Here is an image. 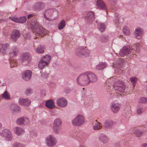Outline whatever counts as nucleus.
I'll list each match as a JSON object with an SVG mask.
<instances>
[{
    "mask_svg": "<svg viewBox=\"0 0 147 147\" xmlns=\"http://www.w3.org/2000/svg\"><path fill=\"white\" fill-rule=\"evenodd\" d=\"M137 79L136 77H131L130 78V80L131 81V82L132 83V84L133 86H134L135 85V83L137 81Z\"/></svg>",
    "mask_w": 147,
    "mask_h": 147,
    "instance_id": "de8ad7c7",
    "label": "nucleus"
},
{
    "mask_svg": "<svg viewBox=\"0 0 147 147\" xmlns=\"http://www.w3.org/2000/svg\"><path fill=\"white\" fill-rule=\"evenodd\" d=\"M2 96L3 98L6 100H10L11 99L10 95L7 91H5L3 94H2Z\"/></svg>",
    "mask_w": 147,
    "mask_h": 147,
    "instance_id": "c756f323",
    "label": "nucleus"
},
{
    "mask_svg": "<svg viewBox=\"0 0 147 147\" xmlns=\"http://www.w3.org/2000/svg\"><path fill=\"white\" fill-rule=\"evenodd\" d=\"M133 132L138 137H140L143 134V131L141 130L134 129Z\"/></svg>",
    "mask_w": 147,
    "mask_h": 147,
    "instance_id": "7c9ffc66",
    "label": "nucleus"
},
{
    "mask_svg": "<svg viewBox=\"0 0 147 147\" xmlns=\"http://www.w3.org/2000/svg\"><path fill=\"white\" fill-rule=\"evenodd\" d=\"M31 60L30 55L28 53H25L22 56L21 60Z\"/></svg>",
    "mask_w": 147,
    "mask_h": 147,
    "instance_id": "72a5a7b5",
    "label": "nucleus"
},
{
    "mask_svg": "<svg viewBox=\"0 0 147 147\" xmlns=\"http://www.w3.org/2000/svg\"><path fill=\"white\" fill-rule=\"evenodd\" d=\"M20 36V32L18 30H15L11 33V39L13 41H16Z\"/></svg>",
    "mask_w": 147,
    "mask_h": 147,
    "instance_id": "dca6fc26",
    "label": "nucleus"
},
{
    "mask_svg": "<svg viewBox=\"0 0 147 147\" xmlns=\"http://www.w3.org/2000/svg\"><path fill=\"white\" fill-rule=\"evenodd\" d=\"M45 106L50 109H53L55 107L54 102L52 99L48 100L45 103Z\"/></svg>",
    "mask_w": 147,
    "mask_h": 147,
    "instance_id": "a878e982",
    "label": "nucleus"
},
{
    "mask_svg": "<svg viewBox=\"0 0 147 147\" xmlns=\"http://www.w3.org/2000/svg\"><path fill=\"white\" fill-rule=\"evenodd\" d=\"M146 67L147 68V65H146Z\"/></svg>",
    "mask_w": 147,
    "mask_h": 147,
    "instance_id": "680f3d73",
    "label": "nucleus"
},
{
    "mask_svg": "<svg viewBox=\"0 0 147 147\" xmlns=\"http://www.w3.org/2000/svg\"><path fill=\"white\" fill-rule=\"evenodd\" d=\"M134 34L136 38L138 39H140L143 34L142 29L140 27L136 28L135 30Z\"/></svg>",
    "mask_w": 147,
    "mask_h": 147,
    "instance_id": "412c9836",
    "label": "nucleus"
},
{
    "mask_svg": "<svg viewBox=\"0 0 147 147\" xmlns=\"http://www.w3.org/2000/svg\"><path fill=\"white\" fill-rule=\"evenodd\" d=\"M97 80V77L93 73L86 71L80 74L76 78V82L79 85L85 86L96 82Z\"/></svg>",
    "mask_w": 147,
    "mask_h": 147,
    "instance_id": "f257e3e1",
    "label": "nucleus"
},
{
    "mask_svg": "<svg viewBox=\"0 0 147 147\" xmlns=\"http://www.w3.org/2000/svg\"><path fill=\"white\" fill-rule=\"evenodd\" d=\"M146 16H147V13H146Z\"/></svg>",
    "mask_w": 147,
    "mask_h": 147,
    "instance_id": "bf43d9fd",
    "label": "nucleus"
},
{
    "mask_svg": "<svg viewBox=\"0 0 147 147\" xmlns=\"http://www.w3.org/2000/svg\"><path fill=\"white\" fill-rule=\"evenodd\" d=\"M34 15L32 14H30L28 15V18H30L33 17L34 16Z\"/></svg>",
    "mask_w": 147,
    "mask_h": 147,
    "instance_id": "5fc2aeb1",
    "label": "nucleus"
},
{
    "mask_svg": "<svg viewBox=\"0 0 147 147\" xmlns=\"http://www.w3.org/2000/svg\"><path fill=\"white\" fill-rule=\"evenodd\" d=\"M97 5L101 9H105L106 8L105 5L102 0H98L97 1Z\"/></svg>",
    "mask_w": 147,
    "mask_h": 147,
    "instance_id": "cd10ccee",
    "label": "nucleus"
},
{
    "mask_svg": "<svg viewBox=\"0 0 147 147\" xmlns=\"http://www.w3.org/2000/svg\"><path fill=\"white\" fill-rule=\"evenodd\" d=\"M45 49V48L44 46L39 45L36 49V52L37 53H42L44 52Z\"/></svg>",
    "mask_w": 147,
    "mask_h": 147,
    "instance_id": "2f4dec72",
    "label": "nucleus"
},
{
    "mask_svg": "<svg viewBox=\"0 0 147 147\" xmlns=\"http://www.w3.org/2000/svg\"><path fill=\"white\" fill-rule=\"evenodd\" d=\"M102 128V125L100 122H98L93 126V129L94 130H98Z\"/></svg>",
    "mask_w": 147,
    "mask_h": 147,
    "instance_id": "f704fd0d",
    "label": "nucleus"
},
{
    "mask_svg": "<svg viewBox=\"0 0 147 147\" xmlns=\"http://www.w3.org/2000/svg\"><path fill=\"white\" fill-rule=\"evenodd\" d=\"M16 122L19 125H27L29 123V120L28 118L22 117L17 119Z\"/></svg>",
    "mask_w": 147,
    "mask_h": 147,
    "instance_id": "a211bd4d",
    "label": "nucleus"
},
{
    "mask_svg": "<svg viewBox=\"0 0 147 147\" xmlns=\"http://www.w3.org/2000/svg\"><path fill=\"white\" fill-rule=\"evenodd\" d=\"M114 124L113 121L110 119L106 120L103 123V127L106 128H109L112 127Z\"/></svg>",
    "mask_w": 147,
    "mask_h": 147,
    "instance_id": "b1692460",
    "label": "nucleus"
},
{
    "mask_svg": "<svg viewBox=\"0 0 147 147\" xmlns=\"http://www.w3.org/2000/svg\"><path fill=\"white\" fill-rule=\"evenodd\" d=\"M45 6V4L43 2H37L34 5L33 8L34 10L38 11L44 9Z\"/></svg>",
    "mask_w": 147,
    "mask_h": 147,
    "instance_id": "2eb2a0df",
    "label": "nucleus"
},
{
    "mask_svg": "<svg viewBox=\"0 0 147 147\" xmlns=\"http://www.w3.org/2000/svg\"><path fill=\"white\" fill-rule=\"evenodd\" d=\"M9 49V44L5 43L0 45V52L4 55L8 52Z\"/></svg>",
    "mask_w": 147,
    "mask_h": 147,
    "instance_id": "f8f14e48",
    "label": "nucleus"
},
{
    "mask_svg": "<svg viewBox=\"0 0 147 147\" xmlns=\"http://www.w3.org/2000/svg\"><path fill=\"white\" fill-rule=\"evenodd\" d=\"M114 79L115 82L113 85V87L115 90L124 94V92L125 88V86L123 81L117 79L116 77H114L112 80Z\"/></svg>",
    "mask_w": 147,
    "mask_h": 147,
    "instance_id": "20e7f679",
    "label": "nucleus"
},
{
    "mask_svg": "<svg viewBox=\"0 0 147 147\" xmlns=\"http://www.w3.org/2000/svg\"><path fill=\"white\" fill-rule=\"evenodd\" d=\"M10 110L12 113L16 114L20 112V108L16 104H12L10 106Z\"/></svg>",
    "mask_w": 147,
    "mask_h": 147,
    "instance_id": "4be33fe9",
    "label": "nucleus"
},
{
    "mask_svg": "<svg viewBox=\"0 0 147 147\" xmlns=\"http://www.w3.org/2000/svg\"><path fill=\"white\" fill-rule=\"evenodd\" d=\"M123 32L124 34L127 35L130 34V32L129 28L126 26H124L123 29Z\"/></svg>",
    "mask_w": 147,
    "mask_h": 147,
    "instance_id": "4c0bfd02",
    "label": "nucleus"
},
{
    "mask_svg": "<svg viewBox=\"0 0 147 147\" xmlns=\"http://www.w3.org/2000/svg\"><path fill=\"white\" fill-rule=\"evenodd\" d=\"M48 64L47 62L40 59L38 63V65L40 69H43L45 67L48 65Z\"/></svg>",
    "mask_w": 147,
    "mask_h": 147,
    "instance_id": "c85d7f7f",
    "label": "nucleus"
},
{
    "mask_svg": "<svg viewBox=\"0 0 147 147\" xmlns=\"http://www.w3.org/2000/svg\"><path fill=\"white\" fill-rule=\"evenodd\" d=\"M62 121L60 119H56L53 122V129L54 131L56 134H59L61 128Z\"/></svg>",
    "mask_w": 147,
    "mask_h": 147,
    "instance_id": "0eeeda50",
    "label": "nucleus"
},
{
    "mask_svg": "<svg viewBox=\"0 0 147 147\" xmlns=\"http://www.w3.org/2000/svg\"><path fill=\"white\" fill-rule=\"evenodd\" d=\"M80 147H85V146L83 145H81Z\"/></svg>",
    "mask_w": 147,
    "mask_h": 147,
    "instance_id": "6e6d98bb",
    "label": "nucleus"
},
{
    "mask_svg": "<svg viewBox=\"0 0 147 147\" xmlns=\"http://www.w3.org/2000/svg\"><path fill=\"white\" fill-rule=\"evenodd\" d=\"M26 21V18L25 16L20 17L19 18V23H25Z\"/></svg>",
    "mask_w": 147,
    "mask_h": 147,
    "instance_id": "49530a36",
    "label": "nucleus"
},
{
    "mask_svg": "<svg viewBox=\"0 0 147 147\" xmlns=\"http://www.w3.org/2000/svg\"><path fill=\"white\" fill-rule=\"evenodd\" d=\"M76 52V54L79 56L80 55L88 56L90 53V51L88 50L85 47H80L77 50Z\"/></svg>",
    "mask_w": 147,
    "mask_h": 147,
    "instance_id": "9d476101",
    "label": "nucleus"
},
{
    "mask_svg": "<svg viewBox=\"0 0 147 147\" xmlns=\"http://www.w3.org/2000/svg\"><path fill=\"white\" fill-rule=\"evenodd\" d=\"M140 45L138 43H137L134 45L133 47L136 49L135 50L133 49V47L132 46H127L124 47L122 49L119 51V55L121 56H124L125 55H128L130 56V55L131 54H134V55L136 56V53H138L140 51V49L141 48Z\"/></svg>",
    "mask_w": 147,
    "mask_h": 147,
    "instance_id": "f03ea898",
    "label": "nucleus"
},
{
    "mask_svg": "<svg viewBox=\"0 0 147 147\" xmlns=\"http://www.w3.org/2000/svg\"><path fill=\"white\" fill-rule=\"evenodd\" d=\"M120 106L118 103H112L111 105V108L114 113H117L119 111Z\"/></svg>",
    "mask_w": 147,
    "mask_h": 147,
    "instance_id": "6ab92c4d",
    "label": "nucleus"
},
{
    "mask_svg": "<svg viewBox=\"0 0 147 147\" xmlns=\"http://www.w3.org/2000/svg\"><path fill=\"white\" fill-rule=\"evenodd\" d=\"M65 25V22L64 20H62L61 21L58 26V28L60 30L62 29Z\"/></svg>",
    "mask_w": 147,
    "mask_h": 147,
    "instance_id": "58836bf2",
    "label": "nucleus"
},
{
    "mask_svg": "<svg viewBox=\"0 0 147 147\" xmlns=\"http://www.w3.org/2000/svg\"><path fill=\"white\" fill-rule=\"evenodd\" d=\"M92 102L91 96H90L87 98L85 99L84 104L86 106L90 105L92 104Z\"/></svg>",
    "mask_w": 147,
    "mask_h": 147,
    "instance_id": "473e14b6",
    "label": "nucleus"
},
{
    "mask_svg": "<svg viewBox=\"0 0 147 147\" xmlns=\"http://www.w3.org/2000/svg\"><path fill=\"white\" fill-rule=\"evenodd\" d=\"M94 12L90 11L87 13L85 19L87 22L89 23H92L94 20Z\"/></svg>",
    "mask_w": 147,
    "mask_h": 147,
    "instance_id": "f3484780",
    "label": "nucleus"
},
{
    "mask_svg": "<svg viewBox=\"0 0 147 147\" xmlns=\"http://www.w3.org/2000/svg\"><path fill=\"white\" fill-rule=\"evenodd\" d=\"M12 147H25V146L22 143L19 142H15L13 144Z\"/></svg>",
    "mask_w": 147,
    "mask_h": 147,
    "instance_id": "a19ab883",
    "label": "nucleus"
},
{
    "mask_svg": "<svg viewBox=\"0 0 147 147\" xmlns=\"http://www.w3.org/2000/svg\"><path fill=\"white\" fill-rule=\"evenodd\" d=\"M57 11L55 9H49L46 10L44 13V17L46 20L51 21L50 17L55 14H57Z\"/></svg>",
    "mask_w": 147,
    "mask_h": 147,
    "instance_id": "6e6552de",
    "label": "nucleus"
},
{
    "mask_svg": "<svg viewBox=\"0 0 147 147\" xmlns=\"http://www.w3.org/2000/svg\"><path fill=\"white\" fill-rule=\"evenodd\" d=\"M13 130L15 133L18 136L23 135L24 133V129L20 127H16L13 128Z\"/></svg>",
    "mask_w": 147,
    "mask_h": 147,
    "instance_id": "5701e85b",
    "label": "nucleus"
},
{
    "mask_svg": "<svg viewBox=\"0 0 147 147\" xmlns=\"http://www.w3.org/2000/svg\"><path fill=\"white\" fill-rule=\"evenodd\" d=\"M19 104L22 105L27 106H29L31 103L30 100L28 98H20L18 101Z\"/></svg>",
    "mask_w": 147,
    "mask_h": 147,
    "instance_id": "aec40b11",
    "label": "nucleus"
},
{
    "mask_svg": "<svg viewBox=\"0 0 147 147\" xmlns=\"http://www.w3.org/2000/svg\"><path fill=\"white\" fill-rule=\"evenodd\" d=\"M100 141L104 143H106L109 142V138L107 137L104 134H101L98 137Z\"/></svg>",
    "mask_w": 147,
    "mask_h": 147,
    "instance_id": "393cba45",
    "label": "nucleus"
},
{
    "mask_svg": "<svg viewBox=\"0 0 147 147\" xmlns=\"http://www.w3.org/2000/svg\"><path fill=\"white\" fill-rule=\"evenodd\" d=\"M31 26L33 32L36 34L40 35L43 34L45 35L47 33L46 30L42 27L41 25L39 24L36 21L32 22Z\"/></svg>",
    "mask_w": 147,
    "mask_h": 147,
    "instance_id": "7ed1b4c3",
    "label": "nucleus"
},
{
    "mask_svg": "<svg viewBox=\"0 0 147 147\" xmlns=\"http://www.w3.org/2000/svg\"><path fill=\"white\" fill-rule=\"evenodd\" d=\"M123 60L120 59L119 60H118L116 62V64H116V65H115L114 64L113 65V67H116L117 68H120V67L118 66V65L119 66H121V64L123 63Z\"/></svg>",
    "mask_w": 147,
    "mask_h": 147,
    "instance_id": "e433bc0d",
    "label": "nucleus"
},
{
    "mask_svg": "<svg viewBox=\"0 0 147 147\" xmlns=\"http://www.w3.org/2000/svg\"><path fill=\"white\" fill-rule=\"evenodd\" d=\"M51 59V56L48 55H46L44 56L41 59V60L44 61H45L47 62V63L49 64V61Z\"/></svg>",
    "mask_w": 147,
    "mask_h": 147,
    "instance_id": "c9c22d12",
    "label": "nucleus"
},
{
    "mask_svg": "<svg viewBox=\"0 0 147 147\" xmlns=\"http://www.w3.org/2000/svg\"><path fill=\"white\" fill-rule=\"evenodd\" d=\"M0 136L5 138L8 141H11L12 140V136L9 130L8 129H4L1 123H0Z\"/></svg>",
    "mask_w": 147,
    "mask_h": 147,
    "instance_id": "39448f33",
    "label": "nucleus"
},
{
    "mask_svg": "<svg viewBox=\"0 0 147 147\" xmlns=\"http://www.w3.org/2000/svg\"><path fill=\"white\" fill-rule=\"evenodd\" d=\"M140 103H146L147 102V98L145 97H142L140 98L138 101Z\"/></svg>",
    "mask_w": 147,
    "mask_h": 147,
    "instance_id": "c03bdc74",
    "label": "nucleus"
},
{
    "mask_svg": "<svg viewBox=\"0 0 147 147\" xmlns=\"http://www.w3.org/2000/svg\"><path fill=\"white\" fill-rule=\"evenodd\" d=\"M8 52L9 57L12 58L17 55L18 52V50L17 47L13 46L9 49Z\"/></svg>",
    "mask_w": 147,
    "mask_h": 147,
    "instance_id": "4468645a",
    "label": "nucleus"
},
{
    "mask_svg": "<svg viewBox=\"0 0 147 147\" xmlns=\"http://www.w3.org/2000/svg\"><path fill=\"white\" fill-rule=\"evenodd\" d=\"M105 26L104 24L100 23L98 26V28L101 32H103L105 30Z\"/></svg>",
    "mask_w": 147,
    "mask_h": 147,
    "instance_id": "79ce46f5",
    "label": "nucleus"
},
{
    "mask_svg": "<svg viewBox=\"0 0 147 147\" xmlns=\"http://www.w3.org/2000/svg\"><path fill=\"white\" fill-rule=\"evenodd\" d=\"M56 103L58 106L64 108L67 106V102L66 99L65 98L61 97L58 98L57 99Z\"/></svg>",
    "mask_w": 147,
    "mask_h": 147,
    "instance_id": "ddd939ff",
    "label": "nucleus"
},
{
    "mask_svg": "<svg viewBox=\"0 0 147 147\" xmlns=\"http://www.w3.org/2000/svg\"><path fill=\"white\" fill-rule=\"evenodd\" d=\"M56 19V18L54 17V18L53 19Z\"/></svg>",
    "mask_w": 147,
    "mask_h": 147,
    "instance_id": "13d9d810",
    "label": "nucleus"
},
{
    "mask_svg": "<svg viewBox=\"0 0 147 147\" xmlns=\"http://www.w3.org/2000/svg\"><path fill=\"white\" fill-rule=\"evenodd\" d=\"M117 18L116 19V20H115V24H117V23H119V20L118 19H117L119 18V20L120 19V18H119L117 17Z\"/></svg>",
    "mask_w": 147,
    "mask_h": 147,
    "instance_id": "864d4df0",
    "label": "nucleus"
},
{
    "mask_svg": "<svg viewBox=\"0 0 147 147\" xmlns=\"http://www.w3.org/2000/svg\"><path fill=\"white\" fill-rule=\"evenodd\" d=\"M41 75L43 80H46L48 76V74L46 72L42 73Z\"/></svg>",
    "mask_w": 147,
    "mask_h": 147,
    "instance_id": "09e8293b",
    "label": "nucleus"
},
{
    "mask_svg": "<svg viewBox=\"0 0 147 147\" xmlns=\"http://www.w3.org/2000/svg\"><path fill=\"white\" fill-rule=\"evenodd\" d=\"M10 66L11 67H16L17 65L16 59H11L10 60Z\"/></svg>",
    "mask_w": 147,
    "mask_h": 147,
    "instance_id": "ea45409f",
    "label": "nucleus"
},
{
    "mask_svg": "<svg viewBox=\"0 0 147 147\" xmlns=\"http://www.w3.org/2000/svg\"><path fill=\"white\" fill-rule=\"evenodd\" d=\"M102 42H105L106 41L105 40H102Z\"/></svg>",
    "mask_w": 147,
    "mask_h": 147,
    "instance_id": "4d7b16f0",
    "label": "nucleus"
},
{
    "mask_svg": "<svg viewBox=\"0 0 147 147\" xmlns=\"http://www.w3.org/2000/svg\"><path fill=\"white\" fill-rule=\"evenodd\" d=\"M142 147H147V144L146 143H144L142 144Z\"/></svg>",
    "mask_w": 147,
    "mask_h": 147,
    "instance_id": "603ef678",
    "label": "nucleus"
},
{
    "mask_svg": "<svg viewBox=\"0 0 147 147\" xmlns=\"http://www.w3.org/2000/svg\"><path fill=\"white\" fill-rule=\"evenodd\" d=\"M1 83V82L0 81V84Z\"/></svg>",
    "mask_w": 147,
    "mask_h": 147,
    "instance_id": "052dcab7",
    "label": "nucleus"
},
{
    "mask_svg": "<svg viewBox=\"0 0 147 147\" xmlns=\"http://www.w3.org/2000/svg\"><path fill=\"white\" fill-rule=\"evenodd\" d=\"M85 122V120L84 117L82 115H79L73 119L72 123L74 126L79 127L82 125Z\"/></svg>",
    "mask_w": 147,
    "mask_h": 147,
    "instance_id": "423d86ee",
    "label": "nucleus"
},
{
    "mask_svg": "<svg viewBox=\"0 0 147 147\" xmlns=\"http://www.w3.org/2000/svg\"><path fill=\"white\" fill-rule=\"evenodd\" d=\"M11 19L12 20L16 22L19 23V18L16 17H13L11 18Z\"/></svg>",
    "mask_w": 147,
    "mask_h": 147,
    "instance_id": "3c124183",
    "label": "nucleus"
},
{
    "mask_svg": "<svg viewBox=\"0 0 147 147\" xmlns=\"http://www.w3.org/2000/svg\"><path fill=\"white\" fill-rule=\"evenodd\" d=\"M23 65H29L31 64V60H22Z\"/></svg>",
    "mask_w": 147,
    "mask_h": 147,
    "instance_id": "37998d69",
    "label": "nucleus"
},
{
    "mask_svg": "<svg viewBox=\"0 0 147 147\" xmlns=\"http://www.w3.org/2000/svg\"><path fill=\"white\" fill-rule=\"evenodd\" d=\"M144 111L143 109L142 108H139L137 110V113L140 114L142 113Z\"/></svg>",
    "mask_w": 147,
    "mask_h": 147,
    "instance_id": "8fccbe9b",
    "label": "nucleus"
},
{
    "mask_svg": "<svg viewBox=\"0 0 147 147\" xmlns=\"http://www.w3.org/2000/svg\"><path fill=\"white\" fill-rule=\"evenodd\" d=\"M22 78L25 81L29 80L31 78L32 76V72L29 70L24 71L22 73Z\"/></svg>",
    "mask_w": 147,
    "mask_h": 147,
    "instance_id": "9b49d317",
    "label": "nucleus"
},
{
    "mask_svg": "<svg viewBox=\"0 0 147 147\" xmlns=\"http://www.w3.org/2000/svg\"><path fill=\"white\" fill-rule=\"evenodd\" d=\"M45 143L48 146L52 147L56 145L57 141L54 136L50 135L46 138Z\"/></svg>",
    "mask_w": 147,
    "mask_h": 147,
    "instance_id": "1a4fd4ad",
    "label": "nucleus"
},
{
    "mask_svg": "<svg viewBox=\"0 0 147 147\" xmlns=\"http://www.w3.org/2000/svg\"><path fill=\"white\" fill-rule=\"evenodd\" d=\"M107 64L105 62H101L99 63L96 66V68L98 70L103 69L107 66Z\"/></svg>",
    "mask_w": 147,
    "mask_h": 147,
    "instance_id": "bb28decb",
    "label": "nucleus"
},
{
    "mask_svg": "<svg viewBox=\"0 0 147 147\" xmlns=\"http://www.w3.org/2000/svg\"><path fill=\"white\" fill-rule=\"evenodd\" d=\"M33 92L32 90L30 88H27L25 91V94L27 95H29Z\"/></svg>",
    "mask_w": 147,
    "mask_h": 147,
    "instance_id": "a18cd8bd",
    "label": "nucleus"
}]
</instances>
